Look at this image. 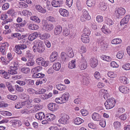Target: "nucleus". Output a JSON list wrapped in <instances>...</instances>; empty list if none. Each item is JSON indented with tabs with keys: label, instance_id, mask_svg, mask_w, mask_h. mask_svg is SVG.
<instances>
[{
	"label": "nucleus",
	"instance_id": "25",
	"mask_svg": "<svg viewBox=\"0 0 130 130\" xmlns=\"http://www.w3.org/2000/svg\"><path fill=\"white\" fill-rule=\"evenodd\" d=\"M40 39L42 40L47 39L50 37V35L48 33H44L43 34H39Z\"/></svg>",
	"mask_w": 130,
	"mask_h": 130
},
{
	"label": "nucleus",
	"instance_id": "61",
	"mask_svg": "<svg viewBox=\"0 0 130 130\" xmlns=\"http://www.w3.org/2000/svg\"><path fill=\"white\" fill-rule=\"evenodd\" d=\"M106 24L109 26L112 25L113 23L112 20L109 18H107L106 19Z\"/></svg>",
	"mask_w": 130,
	"mask_h": 130
},
{
	"label": "nucleus",
	"instance_id": "26",
	"mask_svg": "<svg viewBox=\"0 0 130 130\" xmlns=\"http://www.w3.org/2000/svg\"><path fill=\"white\" fill-rule=\"evenodd\" d=\"M61 97L65 103L68 101L70 97V94L66 92L62 95Z\"/></svg>",
	"mask_w": 130,
	"mask_h": 130
},
{
	"label": "nucleus",
	"instance_id": "33",
	"mask_svg": "<svg viewBox=\"0 0 130 130\" xmlns=\"http://www.w3.org/2000/svg\"><path fill=\"white\" fill-rule=\"evenodd\" d=\"M120 81L124 84H128L129 83L128 80L126 77L121 76L119 78Z\"/></svg>",
	"mask_w": 130,
	"mask_h": 130
},
{
	"label": "nucleus",
	"instance_id": "44",
	"mask_svg": "<svg viewBox=\"0 0 130 130\" xmlns=\"http://www.w3.org/2000/svg\"><path fill=\"white\" fill-rule=\"evenodd\" d=\"M42 67L40 66H38L32 69L31 71L33 73H35L39 72L42 70Z\"/></svg>",
	"mask_w": 130,
	"mask_h": 130
},
{
	"label": "nucleus",
	"instance_id": "7",
	"mask_svg": "<svg viewBox=\"0 0 130 130\" xmlns=\"http://www.w3.org/2000/svg\"><path fill=\"white\" fill-rule=\"evenodd\" d=\"M83 15L80 18V20L82 22H84L86 20H89L91 19L90 16L86 10H83Z\"/></svg>",
	"mask_w": 130,
	"mask_h": 130
},
{
	"label": "nucleus",
	"instance_id": "8",
	"mask_svg": "<svg viewBox=\"0 0 130 130\" xmlns=\"http://www.w3.org/2000/svg\"><path fill=\"white\" fill-rule=\"evenodd\" d=\"M34 45L33 46L32 49L34 52H37V47H38L42 46L43 45V42L42 41L37 40L34 41Z\"/></svg>",
	"mask_w": 130,
	"mask_h": 130
},
{
	"label": "nucleus",
	"instance_id": "53",
	"mask_svg": "<svg viewBox=\"0 0 130 130\" xmlns=\"http://www.w3.org/2000/svg\"><path fill=\"white\" fill-rule=\"evenodd\" d=\"M124 56V53L122 52H118L117 55L116 57L119 59H122Z\"/></svg>",
	"mask_w": 130,
	"mask_h": 130
},
{
	"label": "nucleus",
	"instance_id": "55",
	"mask_svg": "<svg viewBox=\"0 0 130 130\" xmlns=\"http://www.w3.org/2000/svg\"><path fill=\"white\" fill-rule=\"evenodd\" d=\"M70 32V30L67 28H65L63 31V35L65 36H67L69 34Z\"/></svg>",
	"mask_w": 130,
	"mask_h": 130
},
{
	"label": "nucleus",
	"instance_id": "43",
	"mask_svg": "<svg viewBox=\"0 0 130 130\" xmlns=\"http://www.w3.org/2000/svg\"><path fill=\"white\" fill-rule=\"evenodd\" d=\"M101 58L102 60L107 61H110L111 60V58L108 56L102 55L101 56Z\"/></svg>",
	"mask_w": 130,
	"mask_h": 130
},
{
	"label": "nucleus",
	"instance_id": "2",
	"mask_svg": "<svg viewBox=\"0 0 130 130\" xmlns=\"http://www.w3.org/2000/svg\"><path fill=\"white\" fill-rule=\"evenodd\" d=\"M36 61L38 65L42 66L44 67L48 66L49 63V61H45L44 59L42 57L37 58Z\"/></svg>",
	"mask_w": 130,
	"mask_h": 130
},
{
	"label": "nucleus",
	"instance_id": "59",
	"mask_svg": "<svg viewBox=\"0 0 130 130\" xmlns=\"http://www.w3.org/2000/svg\"><path fill=\"white\" fill-rule=\"evenodd\" d=\"M21 99L25 100H28L29 98V96L25 93H22L21 94Z\"/></svg>",
	"mask_w": 130,
	"mask_h": 130
},
{
	"label": "nucleus",
	"instance_id": "64",
	"mask_svg": "<svg viewBox=\"0 0 130 130\" xmlns=\"http://www.w3.org/2000/svg\"><path fill=\"white\" fill-rule=\"evenodd\" d=\"M5 47L4 46L0 47V52H1L3 55H5L6 53Z\"/></svg>",
	"mask_w": 130,
	"mask_h": 130
},
{
	"label": "nucleus",
	"instance_id": "27",
	"mask_svg": "<svg viewBox=\"0 0 130 130\" xmlns=\"http://www.w3.org/2000/svg\"><path fill=\"white\" fill-rule=\"evenodd\" d=\"M59 11L60 14L63 17H67L68 16V12L65 9H61Z\"/></svg>",
	"mask_w": 130,
	"mask_h": 130
},
{
	"label": "nucleus",
	"instance_id": "45",
	"mask_svg": "<svg viewBox=\"0 0 130 130\" xmlns=\"http://www.w3.org/2000/svg\"><path fill=\"white\" fill-rule=\"evenodd\" d=\"M122 68L125 70H130V64L127 63L123 65L122 67Z\"/></svg>",
	"mask_w": 130,
	"mask_h": 130
},
{
	"label": "nucleus",
	"instance_id": "54",
	"mask_svg": "<svg viewBox=\"0 0 130 130\" xmlns=\"http://www.w3.org/2000/svg\"><path fill=\"white\" fill-rule=\"evenodd\" d=\"M17 69L15 68H11V67H10V69L9 72V73L11 75L17 74V72L16 71V70Z\"/></svg>",
	"mask_w": 130,
	"mask_h": 130
},
{
	"label": "nucleus",
	"instance_id": "47",
	"mask_svg": "<svg viewBox=\"0 0 130 130\" xmlns=\"http://www.w3.org/2000/svg\"><path fill=\"white\" fill-rule=\"evenodd\" d=\"M22 13L24 15L27 16H29L32 14L31 12L27 10H23L22 12Z\"/></svg>",
	"mask_w": 130,
	"mask_h": 130
},
{
	"label": "nucleus",
	"instance_id": "4",
	"mask_svg": "<svg viewBox=\"0 0 130 130\" xmlns=\"http://www.w3.org/2000/svg\"><path fill=\"white\" fill-rule=\"evenodd\" d=\"M87 62L85 58L84 57H82L78 65L79 68L81 70H84L87 68Z\"/></svg>",
	"mask_w": 130,
	"mask_h": 130
},
{
	"label": "nucleus",
	"instance_id": "22",
	"mask_svg": "<svg viewBox=\"0 0 130 130\" xmlns=\"http://www.w3.org/2000/svg\"><path fill=\"white\" fill-rule=\"evenodd\" d=\"M39 35V34L37 32H35L29 35L28 38L29 40L32 41L36 38Z\"/></svg>",
	"mask_w": 130,
	"mask_h": 130
},
{
	"label": "nucleus",
	"instance_id": "32",
	"mask_svg": "<svg viewBox=\"0 0 130 130\" xmlns=\"http://www.w3.org/2000/svg\"><path fill=\"white\" fill-rule=\"evenodd\" d=\"M36 8L38 12L41 13H44L46 12V10L39 5H36Z\"/></svg>",
	"mask_w": 130,
	"mask_h": 130
},
{
	"label": "nucleus",
	"instance_id": "15",
	"mask_svg": "<svg viewBox=\"0 0 130 130\" xmlns=\"http://www.w3.org/2000/svg\"><path fill=\"white\" fill-rule=\"evenodd\" d=\"M35 116L36 119L40 120L45 119V117L44 113L42 112L37 113L36 114Z\"/></svg>",
	"mask_w": 130,
	"mask_h": 130
},
{
	"label": "nucleus",
	"instance_id": "16",
	"mask_svg": "<svg viewBox=\"0 0 130 130\" xmlns=\"http://www.w3.org/2000/svg\"><path fill=\"white\" fill-rule=\"evenodd\" d=\"M130 17L129 15H126L120 21V25L122 26L124 24L127 23L129 20Z\"/></svg>",
	"mask_w": 130,
	"mask_h": 130
},
{
	"label": "nucleus",
	"instance_id": "9",
	"mask_svg": "<svg viewBox=\"0 0 130 130\" xmlns=\"http://www.w3.org/2000/svg\"><path fill=\"white\" fill-rule=\"evenodd\" d=\"M62 4V0H53L51 2L52 5L55 7H60Z\"/></svg>",
	"mask_w": 130,
	"mask_h": 130
},
{
	"label": "nucleus",
	"instance_id": "20",
	"mask_svg": "<svg viewBox=\"0 0 130 130\" xmlns=\"http://www.w3.org/2000/svg\"><path fill=\"white\" fill-rule=\"evenodd\" d=\"M45 118L48 121H52L55 118V115L52 114L50 113L46 114L45 116Z\"/></svg>",
	"mask_w": 130,
	"mask_h": 130
},
{
	"label": "nucleus",
	"instance_id": "35",
	"mask_svg": "<svg viewBox=\"0 0 130 130\" xmlns=\"http://www.w3.org/2000/svg\"><path fill=\"white\" fill-rule=\"evenodd\" d=\"M122 42L121 40L119 38L114 39L111 41V43L113 44H117L121 43Z\"/></svg>",
	"mask_w": 130,
	"mask_h": 130
},
{
	"label": "nucleus",
	"instance_id": "41",
	"mask_svg": "<svg viewBox=\"0 0 130 130\" xmlns=\"http://www.w3.org/2000/svg\"><path fill=\"white\" fill-rule=\"evenodd\" d=\"M35 64V61L33 59H28L26 63L27 66L31 67L34 66Z\"/></svg>",
	"mask_w": 130,
	"mask_h": 130
},
{
	"label": "nucleus",
	"instance_id": "30",
	"mask_svg": "<svg viewBox=\"0 0 130 130\" xmlns=\"http://www.w3.org/2000/svg\"><path fill=\"white\" fill-rule=\"evenodd\" d=\"M76 63L75 60H71L69 63L68 67L70 69L75 68L76 66Z\"/></svg>",
	"mask_w": 130,
	"mask_h": 130
},
{
	"label": "nucleus",
	"instance_id": "39",
	"mask_svg": "<svg viewBox=\"0 0 130 130\" xmlns=\"http://www.w3.org/2000/svg\"><path fill=\"white\" fill-rule=\"evenodd\" d=\"M86 3L88 6L91 7L94 6L95 2L94 0H87Z\"/></svg>",
	"mask_w": 130,
	"mask_h": 130
},
{
	"label": "nucleus",
	"instance_id": "49",
	"mask_svg": "<svg viewBox=\"0 0 130 130\" xmlns=\"http://www.w3.org/2000/svg\"><path fill=\"white\" fill-rule=\"evenodd\" d=\"M30 19L37 23H39L40 22V20L35 16H32L30 18Z\"/></svg>",
	"mask_w": 130,
	"mask_h": 130
},
{
	"label": "nucleus",
	"instance_id": "58",
	"mask_svg": "<svg viewBox=\"0 0 130 130\" xmlns=\"http://www.w3.org/2000/svg\"><path fill=\"white\" fill-rule=\"evenodd\" d=\"M95 78L97 79H99L101 77L100 74L99 72L96 71L95 72L94 75Z\"/></svg>",
	"mask_w": 130,
	"mask_h": 130
},
{
	"label": "nucleus",
	"instance_id": "1",
	"mask_svg": "<svg viewBox=\"0 0 130 130\" xmlns=\"http://www.w3.org/2000/svg\"><path fill=\"white\" fill-rule=\"evenodd\" d=\"M116 101L114 98H111L105 102L104 105L107 109H109L113 107L115 105Z\"/></svg>",
	"mask_w": 130,
	"mask_h": 130
},
{
	"label": "nucleus",
	"instance_id": "12",
	"mask_svg": "<svg viewBox=\"0 0 130 130\" xmlns=\"http://www.w3.org/2000/svg\"><path fill=\"white\" fill-rule=\"evenodd\" d=\"M62 30V28L60 26L58 25L55 26L54 30V33L55 35L60 34Z\"/></svg>",
	"mask_w": 130,
	"mask_h": 130
},
{
	"label": "nucleus",
	"instance_id": "60",
	"mask_svg": "<svg viewBox=\"0 0 130 130\" xmlns=\"http://www.w3.org/2000/svg\"><path fill=\"white\" fill-rule=\"evenodd\" d=\"M79 52L81 54L85 53L86 51V47L83 46H82L79 50Z\"/></svg>",
	"mask_w": 130,
	"mask_h": 130
},
{
	"label": "nucleus",
	"instance_id": "13",
	"mask_svg": "<svg viewBox=\"0 0 130 130\" xmlns=\"http://www.w3.org/2000/svg\"><path fill=\"white\" fill-rule=\"evenodd\" d=\"M90 64L91 67L92 68H94L98 65V61L95 58H91L90 60Z\"/></svg>",
	"mask_w": 130,
	"mask_h": 130
},
{
	"label": "nucleus",
	"instance_id": "51",
	"mask_svg": "<svg viewBox=\"0 0 130 130\" xmlns=\"http://www.w3.org/2000/svg\"><path fill=\"white\" fill-rule=\"evenodd\" d=\"M61 57L63 61H66L68 56L67 54L64 52H62L61 54Z\"/></svg>",
	"mask_w": 130,
	"mask_h": 130
},
{
	"label": "nucleus",
	"instance_id": "17",
	"mask_svg": "<svg viewBox=\"0 0 130 130\" xmlns=\"http://www.w3.org/2000/svg\"><path fill=\"white\" fill-rule=\"evenodd\" d=\"M61 64L58 62H54L53 65V69L56 71H59L61 69Z\"/></svg>",
	"mask_w": 130,
	"mask_h": 130
},
{
	"label": "nucleus",
	"instance_id": "18",
	"mask_svg": "<svg viewBox=\"0 0 130 130\" xmlns=\"http://www.w3.org/2000/svg\"><path fill=\"white\" fill-rule=\"evenodd\" d=\"M57 52H53L50 58L51 61L52 62H54L57 59Z\"/></svg>",
	"mask_w": 130,
	"mask_h": 130
},
{
	"label": "nucleus",
	"instance_id": "36",
	"mask_svg": "<svg viewBox=\"0 0 130 130\" xmlns=\"http://www.w3.org/2000/svg\"><path fill=\"white\" fill-rule=\"evenodd\" d=\"M84 122V120L79 117L76 118L74 120V122L75 124L79 125Z\"/></svg>",
	"mask_w": 130,
	"mask_h": 130
},
{
	"label": "nucleus",
	"instance_id": "28",
	"mask_svg": "<svg viewBox=\"0 0 130 130\" xmlns=\"http://www.w3.org/2000/svg\"><path fill=\"white\" fill-rule=\"evenodd\" d=\"M56 87L58 90L61 91L64 90L66 88V87L65 85L61 84H57Z\"/></svg>",
	"mask_w": 130,
	"mask_h": 130
},
{
	"label": "nucleus",
	"instance_id": "19",
	"mask_svg": "<svg viewBox=\"0 0 130 130\" xmlns=\"http://www.w3.org/2000/svg\"><path fill=\"white\" fill-rule=\"evenodd\" d=\"M48 109L50 110L55 111L57 109L56 104L55 103H50L48 105Z\"/></svg>",
	"mask_w": 130,
	"mask_h": 130
},
{
	"label": "nucleus",
	"instance_id": "40",
	"mask_svg": "<svg viewBox=\"0 0 130 130\" xmlns=\"http://www.w3.org/2000/svg\"><path fill=\"white\" fill-rule=\"evenodd\" d=\"M21 71L23 73L27 74L30 72V69L28 67H23L21 68Z\"/></svg>",
	"mask_w": 130,
	"mask_h": 130
},
{
	"label": "nucleus",
	"instance_id": "38",
	"mask_svg": "<svg viewBox=\"0 0 130 130\" xmlns=\"http://www.w3.org/2000/svg\"><path fill=\"white\" fill-rule=\"evenodd\" d=\"M67 51V56L70 58L73 57L74 56V55L72 48H69Z\"/></svg>",
	"mask_w": 130,
	"mask_h": 130
},
{
	"label": "nucleus",
	"instance_id": "3",
	"mask_svg": "<svg viewBox=\"0 0 130 130\" xmlns=\"http://www.w3.org/2000/svg\"><path fill=\"white\" fill-rule=\"evenodd\" d=\"M69 119V116L67 114L63 113L62 114L61 118L58 121L59 123L62 124H65L67 123Z\"/></svg>",
	"mask_w": 130,
	"mask_h": 130
},
{
	"label": "nucleus",
	"instance_id": "34",
	"mask_svg": "<svg viewBox=\"0 0 130 130\" xmlns=\"http://www.w3.org/2000/svg\"><path fill=\"white\" fill-rule=\"evenodd\" d=\"M102 32L106 34H109L110 33V31L107 28L106 25H104L101 28Z\"/></svg>",
	"mask_w": 130,
	"mask_h": 130
},
{
	"label": "nucleus",
	"instance_id": "52",
	"mask_svg": "<svg viewBox=\"0 0 130 130\" xmlns=\"http://www.w3.org/2000/svg\"><path fill=\"white\" fill-rule=\"evenodd\" d=\"M46 91V90L44 89H40L35 92V93L36 94H43Z\"/></svg>",
	"mask_w": 130,
	"mask_h": 130
},
{
	"label": "nucleus",
	"instance_id": "24",
	"mask_svg": "<svg viewBox=\"0 0 130 130\" xmlns=\"http://www.w3.org/2000/svg\"><path fill=\"white\" fill-rule=\"evenodd\" d=\"M119 89L120 92L124 93H127L129 91V88L124 86H122L119 87Z\"/></svg>",
	"mask_w": 130,
	"mask_h": 130
},
{
	"label": "nucleus",
	"instance_id": "6",
	"mask_svg": "<svg viewBox=\"0 0 130 130\" xmlns=\"http://www.w3.org/2000/svg\"><path fill=\"white\" fill-rule=\"evenodd\" d=\"M125 12L124 9L120 7L117 8L115 11V15L117 18H119L120 16L124 15Z\"/></svg>",
	"mask_w": 130,
	"mask_h": 130
},
{
	"label": "nucleus",
	"instance_id": "57",
	"mask_svg": "<svg viewBox=\"0 0 130 130\" xmlns=\"http://www.w3.org/2000/svg\"><path fill=\"white\" fill-rule=\"evenodd\" d=\"M11 64L13 65V66L12 65L10 66L11 68H15L16 69H17V67L18 66V63L17 62L14 61L11 62Z\"/></svg>",
	"mask_w": 130,
	"mask_h": 130
},
{
	"label": "nucleus",
	"instance_id": "37",
	"mask_svg": "<svg viewBox=\"0 0 130 130\" xmlns=\"http://www.w3.org/2000/svg\"><path fill=\"white\" fill-rule=\"evenodd\" d=\"M25 105L24 101L21 102H18L15 104V107L18 109L22 108Z\"/></svg>",
	"mask_w": 130,
	"mask_h": 130
},
{
	"label": "nucleus",
	"instance_id": "62",
	"mask_svg": "<svg viewBox=\"0 0 130 130\" xmlns=\"http://www.w3.org/2000/svg\"><path fill=\"white\" fill-rule=\"evenodd\" d=\"M44 49L43 48V46L37 47V52L40 53H41L44 51Z\"/></svg>",
	"mask_w": 130,
	"mask_h": 130
},
{
	"label": "nucleus",
	"instance_id": "42",
	"mask_svg": "<svg viewBox=\"0 0 130 130\" xmlns=\"http://www.w3.org/2000/svg\"><path fill=\"white\" fill-rule=\"evenodd\" d=\"M107 75L110 78H113L117 77V74L116 73L112 71H110L108 72Z\"/></svg>",
	"mask_w": 130,
	"mask_h": 130
},
{
	"label": "nucleus",
	"instance_id": "31",
	"mask_svg": "<svg viewBox=\"0 0 130 130\" xmlns=\"http://www.w3.org/2000/svg\"><path fill=\"white\" fill-rule=\"evenodd\" d=\"M28 28L32 30H35L38 29L39 28L38 26L36 24H30L28 25Z\"/></svg>",
	"mask_w": 130,
	"mask_h": 130
},
{
	"label": "nucleus",
	"instance_id": "11",
	"mask_svg": "<svg viewBox=\"0 0 130 130\" xmlns=\"http://www.w3.org/2000/svg\"><path fill=\"white\" fill-rule=\"evenodd\" d=\"M34 107L35 109L34 108L31 109V110H30L29 111L27 110H24L23 111H22V113L28 114L29 112H36L37 110H39L40 109V108L38 107V105H34Z\"/></svg>",
	"mask_w": 130,
	"mask_h": 130
},
{
	"label": "nucleus",
	"instance_id": "10",
	"mask_svg": "<svg viewBox=\"0 0 130 130\" xmlns=\"http://www.w3.org/2000/svg\"><path fill=\"white\" fill-rule=\"evenodd\" d=\"M54 27L53 24L45 23L43 25L42 28L47 31H49L52 30Z\"/></svg>",
	"mask_w": 130,
	"mask_h": 130
},
{
	"label": "nucleus",
	"instance_id": "5",
	"mask_svg": "<svg viewBox=\"0 0 130 130\" xmlns=\"http://www.w3.org/2000/svg\"><path fill=\"white\" fill-rule=\"evenodd\" d=\"M27 47L25 44H19L16 45L15 47V52L18 55H21L22 54V52L21 50L25 49Z\"/></svg>",
	"mask_w": 130,
	"mask_h": 130
},
{
	"label": "nucleus",
	"instance_id": "56",
	"mask_svg": "<svg viewBox=\"0 0 130 130\" xmlns=\"http://www.w3.org/2000/svg\"><path fill=\"white\" fill-rule=\"evenodd\" d=\"M76 5L78 10L79 11L81 10L83 8V7L81 3L79 1H77Z\"/></svg>",
	"mask_w": 130,
	"mask_h": 130
},
{
	"label": "nucleus",
	"instance_id": "23",
	"mask_svg": "<svg viewBox=\"0 0 130 130\" xmlns=\"http://www.w3.org/2000/svg\"><path fill=\"white\" fill-rule=\"evenodd\" d=\"M99 8L100 9L103 11L106 10L107 7V3L104 2H100L99 4Z\"/></svg>",
	"mask_w": 130,
	"mask_h": 130
},
{
	"label": "nucleus",
	"instance_id": "14",
	"mask_svg": "<svg viewBox=\"0 0 130 130\" xmlns=\"http://www.w3.org/2000/svg\"><path fill=\"white\" fill-rule=\"evenodd\" d=\"M92 119L94 121H99L101 119V116L98 113L94 112L92 113L91 115Z\"/></svg>",
	"mask_w": 130,
	"mask_h": 130
},
{
	"label": "nucleus",
	"instance_id": "21",
	"mask_svg": "<svg viewBox=\"0 0 130 130\" xmlns=\"http://www.w3.org/2000/svg\"><path fill=\"white\" fill-rule=\"evenodd\" d=\"M25 103V106L28 109H30L32 108V109L34 108V105H33L31 104L32 101H24ZM39 107V105H38Z\"/></svg>",
	"mask_w": 130,
	"mask_h": 130
},
{
	"label": "nucleus",
	"instance_id": "63",
	"mask_svg": "<svg viewBox=\"0 0 130 130\" xmlns=\"http://www.w3.org/2000/svg\"><path fill=\"white\" fill-rule=\"evenodd\" d=\"M26 83L27 85L28 86H32L34 84V80L31 79L27 80Z\"/></svg>",
	"mask_w": 130,
	"mask_h": 130
},
{
	"label": "nucleus",
	"instance_id": "29",
	"mask_svg": "<svg viewBox=\"0 0 130 130\" xmlns=\"http://www.w3.org/2000/svg\"><path fill=\"white\" fill-rule=\"evenodd\" d=\"M83 31V34L82 36H83V37L88 36L90 35V31L88 28H85Z\"/></svg>",
	"mask_w": 130,
	"mask_h": 130
},
{
	"label": "nucleus",
	"instance_id": "46",
	"mask_svg": "<svg viewBox=\"0 0 130 130\" xmlns=\"http://www.w3.org/2000/svg\"><path fill=\"white\" fill-rule=\"evenodd\" d=\"M82 41L84 43H87L89 42V40L88 36L83 37L82 35L81 38Z\"/></svg>",
	"mask_w": 130,
	"mask_h": 130
},
{
	"label": "nucleus",
	"instance_id": "50",
	"mask_svg": "<svg viewBox=\"0 0 130 130\" xmlns=\"http://www.w3.org/2000/svg\"><path fill=\"white\" fill-rule=\"evenodd\" d=\"M113 125L115 128L116 129H118L120 127L121 123L119 122L116 121L113 123Z\"/></svg>",
	"mask_w": 130,
	"mask_h": 130
},
{
	"label": "nucleus",
	"instance_id": "48",
	"mask_svg": "<svg viewBox=\"0 0 130 130\" xmlns=\"http://www.w3.org/2000/svg\"><path fill=\"white\" fill-rule=\"evenodd\" d=\"M55 101L58 104H62L64 103L61 96L60 98H56L55 99Z\"/></svg>",
	"mask_w": 130,
	"mask_h": 130
}]
</instances>
